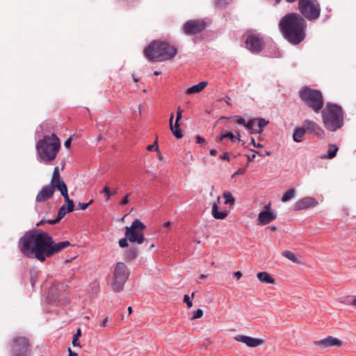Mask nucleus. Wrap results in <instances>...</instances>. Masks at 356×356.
<instances>
[{"mask_svg": "<svg viewBox=\"0 0 356 356\" xmlns=\"http://www.w3.org/2000/svg\"><path fill=\"white\" fill-rule=\"evenodd\" d=\"M71 245L68 241L56 243L52 236L39 229H33L25 232L19 238L17 247L24 255L29 259H36L44 262L47 258L60 252Z\"/></svg>", "mask_w": 356, "mask_h": 356, "instance_id": "f257e3e1", "label": "nucleus"}, {"mask_svg": "<svg viewBox=\"0 0 356 356\" xmlns=\"http://www.w3.org/2000/svg\"><path fill=\"white\" fill-rule=\"evenodd\" d=\"M307 26L306 20L297 13L286 14L278 24L283 38L293 45L299 44L305 40Z\"/></svg>", "mask_w": 356, "mask_h": 356, "instance_id": "f03ea898", "label": "nucleus"}, {"mask_svg": "<svg viewBox=\"0 0 356 356\" xmlns=\"http://www.w3.org/2000/svg\"><path fill=\"white\" fill-rule=\"evenodd\" d=\"M38 160L45 165H51L60 149V141L56 134L45 135L36 143Z\"/></svg>", "mask_w": 356, "mask_h": 356, "instance_id": "7ed1b4c3", "label": "nucleus"}, {"mask_svg": "<svg viewBox=\"0 0 356 356\" xmlns=\"http://www.w3.org/2000/svg\"><path fill=\"white\" fill-rule=\"evenodd\" d=\"M177 52V48L168 42L154 40L144 49V56L149 62H164L173 59Z\"/></svg>", "mask_w": 356, "mask_h": 356, "instance_id": "20e7f679", "label": "nucleus"}, {"mask_svg": "<svg viewBox=\"0 0 356 356\" xmlns=\"http://www.w3.org/2000/svg\"><path fill=\"white\" fill-rule=\"evenodd\" d=\"M321 117L324 127L330 131H336L344 124L343 108L337 104L327 102L326 108L322 113Z\"/></svg>", "mask_w": 356, "mask_h": 356, "instance_id": "39448f33", "label": "nucleus"}, {"mask_svg": "<svg viewBox=\"0 0 356 356\" xmlns=\"http://www.w3.org/2000/svg\"><path fill=\"white\" fill-rule=\"evenodd\" d=\"M299 97L305 106L316 113H318L323 108L324 99L319 90L304 86L299 92Z\"/></svg>", "mask_w": 356, "mask_h": 356, "instance_id": "423d86ee", "label": "nucleus"}, {"mask_svg": "<svg viewBox=\"0 0 356 356\" xmlns=\"http://www.w3.org/2000/svg\"><path fill=\"white\" fill-rule=\"evenodd\" d=\"M7 350L10 356H31L32 346L29 338L15 334L8 342Z\"/></svg>", "mask_w": 356, "mask_h": 356, "instance_id": "0eeeda50", "label": "nucleus"}, {"mask_svg": "<svg viewBox=\"0 0 356 356\" xmlns=\"http://www.w3.org/2000/svg\"><path fill=\"white\" fill-rule=\"evenodd\" d=\"M300 15L308 21L318 19L321 15V8L318 0H300L298 3Z\"/></svg>", "mask_w": 356, "mask_h": 356, "instance_id": "6e6552de", "label": "nucleus"}, {"mask_svg": "<svg viewBox=\"0 0 356 356\" xmlns=\"http://www.w3.org/2000/svg\"><path fill=\"white\" fill-rule=\"evenodd\" d=\"M129 273V270L124 263L118 262L116 264L111 282V288L113 291L119 293L124 289V284L128 280Z\"/></svg>", "mask_w": 356, "mask_h": 356, "instance_id": "1a4fd4ad", "label": "nucleus"}, {"mask_svg": "<svg viewBox=\"0 0 356 356\" xmlns=\"http://www.w3.org/2000/svg\"><path fill=\"white\" fill-rule=\"evenodd\" d=\"M146 228L145 225L140 220L136 219L131 226L125 227V236L131 243L142 244L145 241L143 231Z\"/></svg>", "mask_w": 356, "mask_h": 356, "instance_id": "9d476101", "label": "nucleus"}, {"mask_svg": "<svg viewBox=\"0 0 356 356\" xmlns=\"http://www.w3.org/2000/svg\"><path fill=\"white\" fill-rule=\"evenodd\" d=\"M266 42L261 33H251L245 40V47L253 54H259L264 49Z\"/></svg>", "mask_w": 356, "mask_h": 356, "instance_id": "9b49d317", "label": "nucleus"}, {"mask_svg": "<svg viewBox=\"0 0 356 356\" xmlns=\"http://www.w3.org/2000/svg\"><path fill=\"white\" fill-rule=\"evenodd\" d=\"M207 29V23L203 19H191L183 26V31L187 35L202 33Z\"/></svg>", "mask_w": 356, "mask_h": 356, "instance_id": "f8f14e48", "label": "nucleus"}, {"mask_svg": "<svg viewBox=\"0 0 356 356\" xmlns=\"http://www.w3.org/2000/svg\"><path fill=\"white\" fill-rule=\"evenodd\" d=\"M63 197H64L67 205H62L58 209L56 218L53 220H48L47 221V224L54 225L58 223L62 218H64L67 213L72 212L74 210V203L73 200L70 199L68 195L67 196L64 195Z\"/></svg>", "mask_w": 356, "mask_h": 356, "instance_id": "ddd939ff", "label": "nucleus"}, {"mask_svg": "<svg viewBox=\"0 0 356 356\" xmlns=\"http://www.w3.org/2000/svg\"><path fill=\"white\" fill-rule=\"evenodd\" d=\"M302 126L306 131L308 134H313L316 136L318 138H324L325 132L322 127L311 120H305L302 123Z\"/></svg>", "mask_w": 356, "mask_h": 356, "instance_id": "4468645a", "label": "nucleus"}, {"mask_svg": "<svg viewBox=\"0 0 356 356\" xmlns=\"http://www.w3.org/2000/svg\"><path fill=\"white\" fill-rule=\"evenodd\" d=\"M265 208L267 210L262 211L259 213L257 218V224L259 225H266L276 218V213L270 210V204H268Z\"/></svg>", "mask_w": 356, "mask_h": 356, "instance_id": "2eb2a0df", "label": "nucleus"}, {"mask_svg": "<svg viewBox=\"0 0 356 356\" xmlns=\"http://www.w3.org/2000/svg\"><path fill=\"white\" fill-rule=\"evenodd\" d=\"M55 193L53 186L49 184L44 185L42 187L41 190L38 193L35 202L37 203L45 202L50 200Z\"/></svg>", "mask_w": 356, "mask_h": 356, "instance_id": "dca6fc26", "label": "nucleus"}, {"mask_svg": "<svg viewBox=\"0 0 356 356\" xmlns=\"http://www.w3.org/2000/svg\"><path fill=\"white\" fill-rule=\"evenodd\" d=\"M181 115H182V110L180 108H178L177 111V118H176L175 124H172L174 114L172 113L171 116L170 118V130L172 131L173 135L177 138H181L183 137V133H182V131L180 129V127L179 124V121L181 118Z\"/></svg>", "mask_w": 356, "mask_h": 356, "instance_id": "f3484780", "label": "nucleus"}, {"mask_svg": "<svg viewBox=\"0 0 356 356\" xmlns=\"http://www.w3.org/2000/svg\"><path fill=\"white\" fill-rule=\"evenodd\" d=\"M318 204V201L312 197H305L297 201L294 205V209L299 211L309 207H314Z\"/></svg>", "mask_w": 356, "mask_h": 356, "instance_id": "a211bd4d", "label": "nucleus"}, {"mask_svg": "<svg viewBox=\"0 0 356 356\" xmlns=\"http://www.w3.org/2000/svg\"><path fill=\"white\" fill-rule=\"evenodd\" d=\"M314 343L323 348L340 347L342 345V341L336 337L328 336L321 340L316 341Z\"/></svg>", "mask_w": 356, "mask_h": 356, "instance_id": "6ab92c4d", "label": "nucleus"}, {"mask_svg": "<svg viewBox=\"0 0 356 356\" xmlns=\"http://www.w3.org/2000/svg\"><path fill=\"white\" fill-rule=\"evenodd\" d=\"M234 339L236 341L244 343L248 347L251 348L259 346L263 343V341L261 339L245 335H237L234 337Z\"/></svg>", "mask_w": 356, "mask_h": 356, "instance_id": "aec40b11", "label": "nucleus"}, {"mask_svg": "<svg viewBox=\"0 0 356 356\" xmlns=\"http://www.w3.org/2000/svg\"><path fill=\"white\" fill-rule=\"evenodd\" d=\"M49 185L53 186L55 191L56 189L58 190L60 192V195L62 196H67L68 195L67 186L61 177L56 179L54 182H52V180H51Z\"/></svg>", "mask_w": 356, "mask_h": 356, "instance_id": "412c9836", "label": "nucleus"}, {"mask_svg": "<svg viewBox=\"0 0 356 356\" xmlns=\"http://www.w3.org/2000/svg\"><path fill=\"white\" fill-rule=\"evenodd\" d=\"M207 85H208L207 81H201L199 83L188 88L186 91V95H192V94L200 92L202 90H203L204 89V88Z\"/></svg>", "mask_w": 356, "mask_h": 356, "instance_id": "4be33fe9", "label": "nucleus"}, {"mask_svg": "<svg viewBox=\"0 0 356 356\" xmlns=\"http://www.w3.org/2000/svg\"><path fill=\"white\" fill-rule=\"evenodd\" d=\"M211 213L214 218L218 220L225 219L228 216V212L227 211H221L218 210V207L216 204H212Z\"/></svg>", "mask_w": 356, "mask_h": 356, "instance_id": "5701e85b", "label": "nucleus"}, {"mask_svg": "<svg viewBox=\"0 0 356 356\" xmlns=\"http://www.w3.org/2000/svg\"><path fill=\"white\" fill-rule=\"evenodd\" d=\"M211 213L214 218L218 220L225 219L228 216V212L227 211H221L218 210V207L216 204H212Z\"/></svg>", "mask_w": 356, "mask_h": 356, "instance_id": "b1692460", "label": "nucleus"}, {"mask_svg": "<svg viewBox=\"0 0 356 356\" xmlns=\"http://www.w3.org/2000/svg\"><path fill=\"white\" fill-rule=\"evenodd\" d=\"M306 134V131L302 126L301 127H296L293 134V140L296 143H300L302 140V137Z\"/></svg>", "mask_w": 356, "mask_h": 356, "instance_id": "393cba45", "label": "nucleus"}, {"mask_svg": "<svg viewBox=\"0 0 356 356\" xmlns=\"http://www.w3.org/2000/svg\"><path fill=\"white\" fill-rule=\"evenodd\" d=\"M257 277L261 282L266 284L275 283V279L266 272H259L257 273Z\"/></svg>", "mask_w": 356, "mask_h": 356, "instance_id": "a878e982", "label": "nucleus"}, {"mask_svg": "<svg viewBox=\"0 0 356 356\" xmlns=\"http://www.w3.org/2000/svg\"><path fill=\"white\" fill-rule=\"evenodd\" d=\"M240 134L237 133V136H236L232 132H227L225 134H222L220 136H219L216 138L217 142H221L225 138H229L232 142H235L236 140H240Z\"/></svg>", "mask_w": 356, "mask_h": 356, "instance_id": "bb28decb", "label": "nucleus"}, {"mask_svg": "<svg viewBox=\"0 0 356 356\" xmlns=\"http://www.w3.org/2000/svg\"><path fill=\"white\" fill-rule=\"evenodd\" d=\"M138 255V250L136 247L131 246L129 249H127L125 252L124 259L126 261H132L134 260Z\"/></svg>", "mask_w": 356, "mask_h": 356, "instance_id": "cd10ccee", "label": "nucleus"}, {"mask_svg": "<svg viewBox=\"0 0 356 356\" xmlns=\"http://www.w3.org/2000/svg\"><path fill=\"white\" fill-rule=\"evenodd\" d=\"M339 150L338 147L335 144H330L329 148L327 149V155L324 156V158L332 159L334 158L337 155V153Z\"/></svg>", "mask_w": 356, "mask_h": 356, "instance_id": "c85d7f7f", "label": "nucleus"}, {"mask_svg": "<svg viewBox=\"0 0 356 356\" xmlns=\"http://www.w3.org/2000/svg\"><path fill=\"white\" fill-rule=\"evenodd\" d=\"M295 193H296V191L295 189H289L286 192H285L282 198H281V201L283 202H286L289 200H290L291 199H292L294 195H295Z\"/></svg>", "mask_w": 356, "mask_h": 356, "instance_id": "c756f323", "label": "nucleus"}, {"mask_svg": "<svg viewBox=\"0 0 356 356\" xmlns=\"http://www.w3.org/2000/svg\"><path fill=\"white\" fill-rule=\"evenodd\" d=\"M222 196L225 198V204H234L235 202V198L233 197L229 191H225L222 193Z\"/></svg>", "mask_w": 356, "mask_h": 356, "instance_id": "7c9ffc66", "label": "nucleus"}, {"mask_svg": "<svg viewBox=\"0 0 356 356\" xmlns=\"http://www.w3.org/2000/svg\"><path fill=\"white\" fill-rule=\"evenodd\" d=\"M268 124V121L266 120V119L264 118H259L258 120V126H259V129L258 130H255L254 131H252L251 134H261L262 132V128L266 127L267 124Z\"/></svg>", "mask_w": 356, "mask_h": 356, "instance_id": "2f4dec72", "label": "nucleus"}, {"mask_svg": "<svg viewBox=\"0 0 356 356\" xmlns=\"http://www.w3.org/2000/svg\"><path fill=\"white\" fill-rule=\"evenodd\" d=\"M283 257L287 258L288 259L296 262L297 261V257H296L295 254L289 250H286L282 252Z\"/></svg>", "mask_w": 356, "mask_h": 356, "instance_id": "473e14b6", "label": "nucleus"}, {"mask_svg": "<svg viewBox=\"0 0 356 356\" xmlns=\"http://www.w3.org/2000/svg\"><path fill=\"white\" fill-rule=\"evenodd\" d=\"M81 334V328H78L77 331H76V333L74 334V336H73L72 342V345L74 347L80 346V343L78 342V339L80 337Z\"/></svg>", "mask_w": 356, "mask_h": 356, "instance_id": "72a5a7b5", "label": "nucleus"}, {"mask_svg": "<svg viewBox=\"0 0 356 356\" xmlns=\"http://www.w3.org/2000/svg\"><path fill=\"white\" fill-rule=\"evenodd\" d=\"M54 287L51 286L49 291L48 299L50 302H56L57 300V298L59 296V295L58 293L54 294Z\"/></svg>", "mask_w": 356, "mask_h": 356, "instance_id": "f704fd0d", "label": "nucleus"}, {"mask_svg": "<svg viewBox=\"0 0 356 356\" xmlns=\"http://www.w3.org/2000/svg\"><path fill=\"white\" fill-rule=\"evenodd\" d=\"M325 10L326 13L323 15V22H327L331 18L332 15V9L330 6H326Z\"/></svg>", "mask_w": 356, "mask_h": 356, "instance_id": "c9c22d12", "label": "nucleus"}, {"mask_svg": "<svg viewBox=\"0 0 356 356\" xmlns=\"http://www.w3.org/2000/svg\"><path fill=\"white\" fill-rule=\"evenodd\" d=\"M101 193H105L106 197V200H108L111 197L116 193V191H114L113 192H111L110 188L108 186H106L103 190L101 191Z\"/></svg>", "mask_w": 356, "mask_h": 356, "instance_id": "e433bc0d", "label": "nucleus"}, {"mask_svg": "<svg viewBox=\"0 0 356 356\" xmlns=\"http://www.w3.org/2000/svg\"><path fill=\"white\" fill-rule=\"evenodd\" d=\"M255 120L254 119H252L248 120V122H245V127L251 133L252 131H254L255 130L253 129V127L254 126Z\"/></svg>", "mask_w": 356, "mask_h": 356, "instance_id": "4c0bfd02", "label": "nucleus"}, {"mask_svg": "<svg viewBox=\"0 0 356 356\" xmlns=\"http://www.w3.org/2000/svg\"><path fill=\"white\" fill-rule=\"evenodd\" d=\"M30 282L32 287L33 288L38 282V273L35 271H31Z\"/></svg>", "mask_w": 356, "mask_h": 356, "instance_id": "58836bf2", "label": "nucleus"}, {"mask_svg": "<svg viewBox=\"0 0 356 356\" xmlns=\"http://www.w3.org/2000/svg\"><path fill=\"white\" fill-rule=\"evenodd\" d=\"M231 2V0H214L213 3L216 7H222Z\"/></svg>", "mask_w": 356, "mask_h": 356, "instance_id": "ea45409f", "label": "nucleus"}, {"mask_svg": "<svg viewBox=\"0 0 356 356\" xmlns=\"http://www.w3.org/2000/svg\"><path fill=\"white\" fill-rule=\"evenodd\" d=\"M128 240L129 239L126 236L124 238H120L118 242L120 247L122 248L128 247V245H129Z\"/></svg>", "mask_w": 356, "mask_h": 356, "instance_id": "a19ab883", "label": "nucleus"}, {"mask_svg": "<svg viewBox=\"0 0 356 356\" xmlns=\"http://www.w3.org/2000/svg\"><path fill=\"white\" fill-rule=\"evenodd\" d=\"M60 177V172H59V168L58 166H56L54 169L51 180H52V182H54V180H56V179H57Z\"/></svg>", "mask_w": 356, "mask_h": 356, "instance_id": "79ce46f5", "label": "nucleus"}, {"mask_svg": "<svg viewBox=\"0 0 356 356\" xmlns=\"http://www.w3.org/2000/svg\"><path fill=\"white\" fill-rule=\"evenodd\" d=\"M147 149L148 151H152L154 149L155 151L159 152V148L157 145V141L156 140L153 144L147 145Z\"/></svg>", "mask_w": 356, "mask_h": 356, "instance_id": "37998d69", "label": "nucleus"}, {"mask_svg": "<svg viewBox=\"0 0 356 356\" xmlns=\"http://www.w3.org/2000/svg\"><path fill=\"white\" fill-rule=\"evenodd\" d=\"M203 316V311L201 309H198L193 312L192 319H196L201 318Z\"/></svg>", "mask_w": 356, "mask_h": 356, "instance_id": "c03bdc74", "label": "nucleus"}, {"mask_svg": "<svg viewBox=\"0 0 356 356\" xmlns=\"http://www.w3.org/2000/svg\"><path fill=\"white\" fill-rule=\"evenodd\" d=\"M92 200H90L87 203L79 202V209L81 210H86L89 207V205H90L92 204Z\"/></svg>", "mask_w": 356, "mask_h": 356, "instance_id": "a18cd8bd", "label": "nucleus"}, {"mask_svg": "<svg viewBox=\"0 0 356 356\" xmlns=\"http://www.w3.org/2000/svg\"><path fill=\"white\" fill-rule=\"evenodd\" d=\"M352 301L353 300H350V296H346L342 298L340 302L347 305H352Z\"/></svg>", "mask_w": 356, "mask_h": 356, "instance_id": "49530a36", "label": "nucleus"}, {"mask_svg": "<svg viewBox=\"0 0 356 356\" xmlns=\"http://www.w3.org/2000/svg\"><path fill=\"white\" fill-rule=\"evenodd\" d=\"M184 302L186 303L188 308H191L193 306V302L191 300L188 295H184Z\"/></svg>", "mask_w": 356, "mask_h": 356, "instance_id": "de8ad7c7", "label": "nucleus"}, {"mask_svg": "<svg viewBox=\"0 0 356 356\" xmlns=\"http://www.w3.org/2000/svg\"><path fill=\"white\" fill-rule=\"evenodd\" d=\"M129 202V195H126L120 201V204L122 206L127 204Z\"/></svg>", "mask_w": 356, "mask_h": 356, "instance_id": "09e8293b", "label": "nucleus"}, {"mask_svg": "<svg viewBox=\"0 0 356 356\" xmlns=\"http://www.w3.org/2000/svg\"><path fill=\"white\" fill-rule=\"evenodd\" d=\"M236 123L238 124H242L245 126V119L241 116H236Z\"/></svg>", "mask_w": 356, "mask_h": 356, "instance_id": "8fccbe9b", "label": "nucleus"}, {"mask_svg": "<svg viewBox=\"0 0 356 356\" xmlns=\"http://www.w3.org/2000/svg\"><path fill=\"white\" fill-rule=\"evenodd\" d=\"M250 151L254 152L257 154H258L259 156H264V155H266V156H270V152H269V151H265V153L264 152H261L259 151L254 150V149H250Z\"/></svg>", "mask_w": 356, "mask_h": 356, "instance_id": "3c124183", "label": "nucleus"}, {"mask_svg": "<svg viewBox=\"0 0 356 356\" xmlns=\"http://www.w3.org/2000/svg\"><path fill=\"white\" fill-rule=\"evenodd\" d=\"M220 158L222 160H225L229 161L230 157L228 152H224L222 154L220 155Z\"/></svg>", "mask_w": 356, "mask_h": 356, "instance_id": "603ef678", "label": "nucleus"}, {"mask_svg": "<svg viewBox=\"0 0 356 356\" xmlns=\"http://www.w3.org/2000/svg\"><path fill=\"white\" fill-rule=\"evenodd\" d=\"M250 145H253L254 147H258V148H261V147H263V145L261 143H256L254 138H251V141L250 143Z\"/></svg>", "mask_w": 356, "mask_h": 356, "instance_id": "864d4df0", "label": "nucleus"}, {"mask_svg": "<svg viewBox=\"0 0 356 356\" xmlns=\"http://www.w3.org/2000/svg\"><path fill=\"white\" fill-rule=\"evenodd\" d=\"M256 153L254 152V154H252V155H245L246 158H247V160H248V162L250 163V162H252L254 158L256 157Z\"/></svg>", "mask_w": 356, "mask_h": 356, "instance_id": "5fc2aeb1", "label": "nucleus"}, {"mask_svg": "<svg viewBox=\"0 0 356 356\" xmlns=\"http://www.w3.org/2000/svg\"><path fill=\"white\" fill-rule=\"evenodd\" d=\"M205 141V139L204 138H202V136L197 135L196 136V143L197 144H201L202 143H204Z\"/></svg>", "mask_w": 356, "mask_h": 356, "instance_id": "6e6d98bb", "label": "nucleus"}, {"mask_svg": "<svg viewBox=\"0 0 356 356\" xmlns=\"http://www.w3.org/2000/svg\"><path fill=\"white\" fill-rule=\"evenodd\" d=\"M71 143H72V136L70 137L69 138H67L65 143H64V145L66 148H69L71 145Z\"/></svg>", "mask_w": 356, "mask_h": 356, "instance_id": "4d7b16f0", "label": "nucleus"}, {"mask_svg": "<svg viewBox=\"0 0 356 356\" xmlns=\"http://www.w3.org/2000/svg\"><path fill=\"white\" fill-rule=\"evenodd\" d=\"M47 220H40V222H38L36 224V226H37V227H40V226H42V225H44L45 223H47Z\"/></svg>", "mask_w": 356, "mask_h": 356, "instance_id": "13d9d810", "label": "nucleus"}, {"mask_svg": "<svg viewBox=\"0 0 356 356\" xmlns=\"http://www.w3.org/2000/svg\"><path fill=\"white\" fill-rule=\"evenodd\" d=\"M69 356H78V354L72 351L70 348H68Z\"/></svg>", "mask_w": 356, "mask_h": 356, "instance_id": "bf43d9fd", "label": "nucleus"}, {"mask_svg": "<svg viewBox=\"0 0 356 356\" xmlns=\"http://www.w3.org/2000/svg\"><path fill=\"white\" fill-rule=\"evenodd\" d=\"M234 276L237 280H239L242 276V273L240 271H236L234 273Z\"/></svg>", "mask_w": 356, "mask_h": 356, "instance_id": "052dcab7", "label": "nucleus"}, {"mask_svg": "<svg viewBox=\"0 0 356 356\" xmlns=\"http://www.w3.org/2000/svg\"><path fill=\"white\" fill-rule=\"evenodd\" d=\"M107 322H108V318H107V317H106V318L103 320V321H102V323H101V325H101V326H103V327H106V326H107Z\"/></svg>", "mask_w": 356, "mask_h": 356, "instance_id": "680f3d73", "label": "nucleus"}, {"mask_svg": "<svg viewBox=\"0 0 356 356\" xmlns=\"http://www.w3.org/2000/svg\"><path fill=\"white\" fill-rule=\"evenodd\" d=\"M209 154H210V155H211V156H216V154H217V151H216V149H210V151H209Z\"/></svg>", "mask_w": 356, "mask_h": 356, "instance_id": "e2e57ef3", "label": "nucleus"}, {"mask_svg": "<svg viewBox=\"0 0 356 356\" xmlns=\"http://www.w3.org/2000/svg\"><path fill=\"white\" fill-rule=\"evenodd\" d=\"M171 224L172 223H171L170 221H167V222L163 223V227H170Z\"/></svg>", "mask_w": 356, "mask_h": 356, "instance_id": "0e129e2a", "label": "nucleus"}, {"mask_svg": "<svg viewBox=\"0 0 356 356\" xmlns=\"http://www.w3.org/2000/svg\"><path fill=\"white\" fill-rule=\"evenodd\" d=\"M220 197H218L216 200L213 203V204H216L217 207H218V204H220Z\"/></svg>", "mask_w": 356, "mask_h": 356, "instance_id": "69168bd1", "label": "nucleus"}, {"mask_svg": "<svg viewBox=\"0 0 356 356\" xmlns=\"http://www.w3.org/2000/svg\"><path fill=\"white\" fill-rule=\"evenodd\" d=\"M300 0H285V1L288 3H295L296 1H298V3L299 2Z\"/></svg>", "mask_w": 356, "mask_h": 356, "instance_id": "338daca9", "label": "nucleus"}, {"mask_svg": "<svg viewBox=\"0 0 356 356\" xmlns=\"http://www.w3.org/2000/svg\"><path fill=\"white\" fill-rule=\"evenodd\" d=\"M352 305L356 306V296L354 298L353 301L351 302Z\"/></svg>", "mask_w": 356, "mask_h": 356, "instance_id": "774afa93", "label": "nucleus"}]
</instances>
